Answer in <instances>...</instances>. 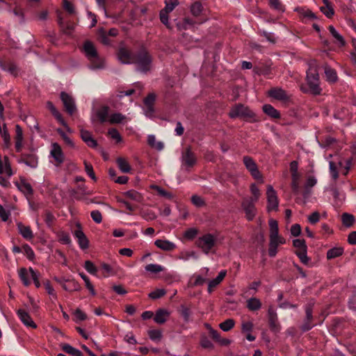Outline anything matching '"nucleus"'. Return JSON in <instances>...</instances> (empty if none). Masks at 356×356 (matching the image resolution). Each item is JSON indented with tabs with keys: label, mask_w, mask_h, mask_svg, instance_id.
<instances>
[{
	"label": "nucleus",
	"mask_w": 356,
	"mask_h": 356,
	"mask_svg": "<svg viewBox=\"0 0 356 356\" xmlns=\"http://www.w3.org/2000/svg\"><path fill=\"white\" fill-rule=\"evenodd\" d=\"M118 58L123 64L135 63L137 70L140 72H147L151 69L152 58L145 51H140L136 55H133L129 49L120 47Z\"/></svg>",
	"instance_id": "f257e3e1"
},
{
	"label": "nucleus",
	"mask_w": 356,
	"mask_h": 356,
	"mask_svg": "<svg viewBox=\"0 0 356 356\" xmlns=\"http://www.w3.org/2000/svg\"><path fill=\"white\" fill-rule=\"evenodd\" d=\"M82 51L89 62V67L92 70H99L104 67V59L98 54L92 42L89 40L84 42Z\"/></svg>",
	"instance_id": "f03ea898"
},
{
	"label": "nucleus",
	"mask_w": 356,
	"mask_h": 356,
	"mask_svg": "<svg viewBox=\"0 0 356 356\" xmlns=\"http://www.w3.org/2000/svg\"><path fill=\"white\" fill-rule=\"evenodd\" d=\"M307 83L308 88L301 86V90L305 93H311L316 95L321 92L319 86V76L316 66L314 64H309V67L307 71Z\"/></svg>",
	"instance_id": "7ed1b4c3"
},
{
	"label": "nucleus",
	"mask_w": 356,
	"mask_h": 356,
	"mask_svg": "<svg viewBox=\"0 0 356 356\" xmlns=\"http://www.w3.org/2000/svg\"><path fill=\"white\" fill-rule=\"evenodd\" d=\"M229 115L232 118H240L245 120H254V113L243 104H236L232 108Z\"/></svg>",
	"instance_id": "20e7f679"
},
{
	"label": "nucleus",
	"mask_w": 356,
	"mask_h": 356,
	"mask_svg": "<svg viewBox=\"0 0 356 356\" xmlns=\"http://www.w3.org/2000/svg\"><path fill=\"white\" fill-rule=\"evenodd\" d=\"M216 237L211 234H206L199 237L196 241V245L205 254H208L216 245Z\"/></svg>",
	"instance_id": "39448f33"
},
{
	"label": "nucleus",
	"mask_w": 356,
	"mask_h": 356,
	"mask_svg": "<svg viewBox=\"0 0 356 356\" xmlns=\"http://www.w3.org/2000/svg\"><path fill=\"white\" fill-rule=\"evenodd\" d=\"M181 167L188 171L197 163V157L191 147H186L181 152Z\"/></svg>",
	"instance_id": "423d86ee"
},
{
	"label": "nucleus",
	"mask_w": 356,
	"mask_h": 356,
	"mask_svg": "<svg viewBox=\"0 0 356 356\" xmlns=\"http://www.w3.org/2000/svg\"><path fill=\"white\" fill-rule=\"evenodd\" d=\"M243 162L252 177L254 179L261 181L262 182V175L258 169V166L256 162L250 156H243Z\"/></svg>",
	"instance_id": "0eeeda50"
},
{
	"label": "nucleus",
	"mask_w": 356,
	"mask_h": 356,
	"mask_svg": "<svg viewBox=\"0 0 356 356\" xmlns=\"http://www.w3.org/2000/svg\"><path fill=\"white\" fill-rule=\"evenodd\" d=\"M60 99L63 103L65 111L70 115H72L76 110L74 98L69 94L62 92L60 93Z\"/></svg>",
	"instance_id": "6e6552de"
},
{
	"label": "nucleus",
	"mask_w": 356,
	"mask_h": 356,
	"mask_svg": "<svg viewBox=\"0 0 356 356\" xmlns=\"http://www.w3.org/2000/svg\"><path fill=\"white\" fill-rule=\"evenodd\" d=\"M270 243L268 248V254L270 257H274L277 254V248L279 245L285 243V239L280 235L269 236Z\"/></svg>",
	"instance_id": "1a4fd4ad"
},
{
	"label": "nucleus",
	"mask_w": 356,
	"mask_h": 356,
	"mask_svg": "<svg viewBox=\"0 0 356 356\" xmlns=\"http://www.w3.org/2000/svg\"><path fill=\"white\" fill-rule=\"evenodd\" d=\"M266 195L268 200V210L272 211L277 209L278 207V200L276 192L272 186H268Z\"/></svg>",
	"instance_id": "9d476101"
},
{
	"label": "nucleus",
	"mask_w": 356,
	"mask_h": 356,
	"mask_svg": "<svg viewBox=\"0 0 356 356\" xmlns=\"http://www.w3.org/2000/svg\"><path fill=\"white\" fill-rule=\"evenodd\" d=\"M254 202L248 198L244 199L242 202V207L248 220H252L255 216L256 209L254 205Z\"/></svg>",
	"instance_id": "9b49d317"
},
{
	"label": "nucleus",
	"mask_w": 356,
	"mask_h": 356,
	"mask_svg": "<svg viewBox=\"0 0 356 356\" xmlns=\"http://www.w3.org/2000/svg\"><path fill=\"white\" fill-rule=\"evenodd\" d=\"M344 161L341 159H338L337 161H329V170L332 178L337 180L339 177V168H343Z\"/></svg>",
	"instance_id": "f8f14e48"
},
{
	"label": "nucleus",
	"mask_w": 356,
	"mask_h": 356,
	"mask_svg": "<svg viewBox=\"0 0 356 356\" xmlns=\"http://www.w3.org/2000/svg\"><path fill=\"white\" fill-rule=\"evenodd\" d=\"M74 236L77 239L81 249L85 250L88 248V240L81 229L79 225H77V229L74 232Z\"/></svg>",
	"instance_id": "ddd939ff"
},
{
	"label": "nucleus",
	"mask_w": 356,
	"mask_h": 356,
	"mask_svg": "<svg viewBox=\"0 0 356 356\" xmlns=\"http://www.w3.org/2000/svg\"><path fill=\"white\" fill-rule=\"evenodd\" d=\"M50 153L51 156L54 158L56 165H59L64 161L63 153L60 145H58L57 143H54L52 145V148Z\"/></svg>",
	"instance_id": "4468645a"
},
{
	"label": "nucleus",
	"mask_w": 356,
	"mask_h": 356,
	"mask_svg": "<svg viewBox=\"0 0 356 356\" xmlns=\"http://www.w3.org/2000/svg\"><path fill=\"white\" fill-rule=\"evenodd\" d=\"M24 145L23 131L19 124L15 126V147L17 152H20Z\"/></svg>",
	"instance_id": "2eb2a0df"
},
{
	"label": "nucleus",
	"mask_w": 356,
	"mask_h": 356,
	"mask_svg": "<svg viewBox=\"0 0 356 356\" xmlns=\"http://www.w3.org/2000/svg\"><path fill=\"white\" fill-rule=\"evenodd\" d=\"M156 96L154 94H149L145 99V114L147 117H152L154 113V102L155 101Z\"/></svg>",
	"instance_id": "dca6fc26"
},
{
	"label": "nucleus",
	"mask_w": 356,
	"mask_h": 356,
	"mask_svg": "<svg viewBox=\"0 0 356 356\" xmlns=\"http://www.w3.org/2000/svg\"><path fill=\"white\" fill-rule=\"evenodd\" d=\"M18 163H24L31 168H35L38 166V158L33 154H24L18 160Z\"/></svg>",
	"instance_id": "f3484780"
},
{
	"label": "nucleus",
	"mask_w": 356,
	"mask_h": 356,
	"mask_svg": "<svg viewBox=\"0 0 356 356\" xmlns=\"http://www.w3.org/2000/svg\"><path fill=\"white\" fill-rule=\"evenodd\" d=\"M17 227L19 233L26 240H31L33 238V233L29 226L24 225L22 222H17Z\"/></svg>",
	"instance_id": "a211bd4d"
},
{
	"label": "nucleus",
	"mask_w": 356,
	"mask_h": 356,
	"mask_svg": "<svg viewBox=\"0 0 356 356\" xmlns=\"http://www.w3.org/2000/svg\"><path fill=\"white\" fill-rule=\"evenodd\" d=\"M17 315L21 321L27 327L35 328L36 327L35 323L33 322L30 315L23 309L17 311Z\"/></svg>",
	"instance_id": "6ab92c4d"
},
{
	"label": "nucleus",
	"mask_w": 356,
	"mask_h": 356,
	"mask_svg": "<svg viewBox=\"0 0 356 356\" xmlns=\"http://www.w3.org/2000/svg\"><path fill=\"white\" fill-rule=\"evenodd\" d=\"M170 312L165 309H159L155 314L154 321L158 324H163L170 316Z\"/></svg>",
	"instance_id": "aec40b11"
},
{
	"label": "nucleus",
	"mask_w": 356,
	"mask_h": 356,
	"mask_svg": "<svg viewBox=\"0 0 356 356\" xmlns=\"http://www.w3.org/2000/svg\"><path fill=\"white\" fill-rule=\"evenodd\" d=\"M268 95L277 100H286L288 96L286 92L280 88H274L268 90Z\"/></svg>",
	"instance_id": "412c9836"
},
{
	"label": "nucleus",
	"mask_w": 356,
	"mask_h": 356,
	"mask_svg": "<svg viewBox=\"0 0 356 356\" xmlns=\"http://www.w3.org/2000/svg\"><path fill=\"white\" fill-rule=\"evenodd\" d=\"M81 137L88 147L95 148L97 146V141L92 137L90 132L88 131L82 129L81 131Z\"/></svg>",
	"instance_id": "4be33fe9"
},
{
	"label": "nucleus",
	"mask_w": 356,
	"mask_h": 356,
	"mask_svg": "<svg viewBox=\"0 0 356 356\" xmlns=\"http://www.w3.org/2000/svg\"><path fill=\"white\" fill-rule=\"evenodd\" d=\"M227 271L223 270H221L218 275L212 280L209 281L208 284V292L211 293L213 291V289L216 287L225 278L226 276Z\"/></svg>",
	"instance_id": "5701e85b"
},
{
	"label": "nucleus",
	"mask_w": 356,
	"mask_h": 356,
	"mask_svg": "<svg viewBox=\"0 0 356 356\" xmlns=\"http://www.w3.org/2000/svg\"><path fill=\"white\" fill-rule=\"evenodd\" d=\"M18 189L22 192L25 195L29 196L33 194V188L31 184L22 179L19 183L16 184Z\"/></svg>",
	"instance_id": "b1692460"
},
{
	"label": "nucleus",
	"mask_w": 356,
	"mask_h": 356,
	"mask_svg": "<svg viewBox=\"0 0 356 356\" xmlns=\"http://www.w3.org/2000/svg\"><path fill=\"white\" fill-rule=\"evenodd\" d=\"M154 244L157 248L165 251L172 250L176 247L175 243L167 240L157 239L155 241Z\"/></svg>",
	"instance_id": "393cba45"
},
{
	"label": "nucleus",
	"mask_w": 356,
	"mask_h": 356,
	"mask_svg": "<svg viewBox=\"0 0 356 356\" xmlns=\"http://www.w3.org/2000/svg\"><path fill=\"white\" fill-rule=\"evenodd\" d=\"M0 67L3 70L8 72L12 75L17 76L18 74V68L13 63L9 62L5 64L0 60Z\"/></svg>",
	"instance_id": "a878e982"
},
{
	"label": "nucleus",
	"mask_w": 356,
	"mask_h": 356,
	"mask_svg": "<svg viewBox=\"0 0 356 356\" xmlns=\"http://www.w3.org/2000/svg\"><path fill=\"white\" fill-rule=\"evenodd\" d=\"M19 277L22 281L23 284L25 286H29L31 284L30 277H31V271L27 270L25 268H22L19 270L18 272Z\"/></svg>",
	"instance_id": "bb28decb"
},
{
	"label": "nucleus",
	"mask_w": 356,
	"mask_h": 356,
	"mask_svg": "<svg viewBox=\"0 0 356 356\" xmlns=\"http://www.w3.org/2000/svg\"><path fill=\"white\" fill-rule=\"evenodd\" d=\"M96 116L101 123L108 121V108L107 106H102L97 111Z\"/></svg>",
	"instance_id": "cd10ccee"
},
{
	"label": "nucleus",
	"mask_w": 356,
	"mask_h": 356,
	"mask_svg": "<svg viewBox=\"0 0 356 356\" xmlns=\"http://www.w3.org/2000/svg\"><path fill=\"white\" fill-rule=\"evenodd\" d=\"M301 178V175H291V189L293 193L295 195H298L300 193V180Z\"/></svg>",
	"instance_id": "c85d7f7f"
},
{
	"label": "nucleus",
	"mask_w": 356,
	"mask_h": 356,
	"mask_svg": "<svg viewBox=\"0 0 356 356\" xmlns=\"http://www.w3.org/2000/svg\"><path fill=\"white\" fill-rule=\"evenodd\" d=\"M126 197L136 202H141L143 201V195L135 190H129L123 194Z\"/></svg>",
	"instance_id": "c756f323"
},
{
	"label": "nucleus",
	"mask_w": 356,
	"mask_h": 356,
	"mask_svg": "<svg viewBox=\"0 0 356 356\" xmlns=\"http://www.w3.org/2000/svg\"><path fill=\"white\" fill-rule=\"evenodd\" d=\"M317 183V180L314 176H309L307 178L305 184V190L303 191V196L307 197L309 194V188L314 187Z\"/></svg>",
	"instance_id": "7c9ffc66"
},
{
	"label": "nucleus",
	"mask_w": 356,
	"mask_h": 356,
	"mask_svg": "<svg viewBox=\"0 0 356 356\" xmlns=\"http://www.w3.org/2000/svg\"><path fill=\"white\" fill-rule=\"evenodd\" d=\"M263 111L269 117L272 118H279L280 115L277 110H276L270 104H265L263 106Z\"/></svg>",
	"instance_id": "2f4dec72"
},
{
	"label": "nucleus",
	"mask_w": 356,
	"mask_h": 356,
	"mask_svg": "<svg viewBox=\"0 0 356 356\" xmlns=\"http://www.w3.org/2000/svg\"><path fill=\"white\" fill-rule=\"evenodd\" d=\"M147 143L150 147L159 151L162 150L164 147V145L162 142H156L154 135H149L147 136Z\"/></svg>",
	"instance_id": "473e14b6"
},
{
	"label": "nucleus",
	"mask_w": 356,
	"mask_h": 356,
	"mask_svg": "<svg viewBox=\"0 0 356 356\" xmlns=\"http://www.w3.org/2000/svg\"><path fill=\"white\" fill-rule=\"evenodd\" d=\"M328 29H329L331 35H332V37L336 40V42H337V44L339 46H341V47L344 46L345 40H344L343 36L337 32V31L334 29V27L332 26H330Z\"/></svg>",
	"instance_id": "72a5a7b5"
},
{
	"label": "nucleus",
	"mask_w": 356,
	"mask_h": 356,
	"mask_svg": "<svg viewBox=\"0 0 356 356\" xmlns=\"http://www.w3.org/2000/svg\"><path fill=\"white\" fill-rule=\"evenodd\" d=\"M343 253V249L341 247H335L330 249L327 252V258L328 259H332L341 256Z\"/></svg>",
	"instance_id": "f704fd0d"
},
{
	"label": "nucleus",
	"mask_w": 356,
	"mask_h": 356,
	"mask_svg": "<svg viewBox=\"0 0 356 356\" xmlns=\"http://www.w3.org/2000/svg\"><path fill=\"white\" fill-rule=\"evenodd\" d=\"M247 307L251 311H257L261 307V302L256 298H251L247 301Z\"/></svg>",
	"instance_id": "c9c22d12"
},
{
	"label": "nucleus",
	"mask_w": 356,
	"mask_h": 356,
	"mask_svg": "<svg viewBox=\"0 0 356 356\" xmlns=\"http://www.w3.org/2000/svg\"><path fill=\"white\" fill-rule=\"evenodd\" d=\"M58 24L60 28L62 29L63 32L66 35H70L72 33L75 26V25L73 23H67L65 24L61 18H59Z\"/></svg>",
	"instance_id": "e433bc0d"
},
{
	"label": "nucleus",
	"mask_w": 356,
	"mask_h": 356,
	"mask_svg": "<svg viewBox=\"0 0 356 356\" xmlns=\"http://www.w3.org/2000/svg\"><path fill=\"white\" fill-rule=\"evenodd\" d=\"M268 316H269V324L270 327L274 331H277V315L275 311L272 308H269L268 309Z\"/></svg>",
	"instance_id": "4c0bfd02"
},
{
	"label": "nucleus",
	"mask_w": 356,
	"mask_h": 356,
	"mask_svg": "<svg viewBox=\"0 0 356 356\" xmlns=\"http://www.w3.org/2000/svg\"><path fill=\"white\" fill-rule=\"evenodd\" d=\"M117 163L120 168V170L124 173L129 172L131 170V167L128 161L123 158H118L117 159Z\"/></svg>",
	"instance_id": "58836bf2"
},
{
	"label": "nucleus",
	"mask_w": 356,
	"mask_h": 356,
	"mask_svg": "<svg viewBox=\"0 0 356 356\" xmlns=\"http://www.w3.org/2000/svg\"><path fill=\"white\" fill-rule=\"evenodd\" d=\"M341 220L344 226L350 227L355 222V217L352 214L343 213L341 216Z\"/></svg>",
	"instance_id": "ea45409f"
},
{
	"label": "nucleus",
	"mask_w": 356,
	"mask_h": 356,
	"mask_svg": "<svg viewBox=\"0 0 356 356\" xmlns=\"http://www.w3.org/2000/svg\"><path fill=\"white\" fill-rule=\"evenodd\" d=\"M325 74L328 81L335 82L337 81V75L336 71L329 66L325 67Z\"/></svg>",
	"instance_id": "a19ab883"
},
{
	"label": "nucleus",
	"mask_w": 356,
	"mask_h": 356,
	"mask_svg": "<svg viewBox=\"0 0 356 356\" xmlns=\"http://www.w3.org/2000/svg\"><path fill=\"white\" fill-rule=\"evenodd\" d=\"M0 135L2 137L6 147H8L10 143V136L7 129L6 124H3L0 128Z\"/></svg>",
	"instance_id": "79ce46f5"
},
{
	"label": "nucleus",
	"mask_w": 356,
	"mask_h": 356,
	"mask_svg": "<svg viewBox=\"0 0 356 356\" xmlns=\"http://www.w3.org/2000/svg\"><path fill=\"white\" fill-rule=\"evenodd\" d=\"M62 348H63V351H65L66 353L72 355V356H82L83 355L82 353L79 350L72 347V346H70L69 344H64Z\"/></svg>",
	"instance_id": "37998d69"
},
{
	"label": "nucleus",
	"mask_w": 356,
	"mask_h": 356,
	"mask_svg": "<svg viewBox=\"0 0 356 356\" xmlns=\"http://www.w3.org/2000/svg\"><path fill=\"white\" fill-rule=\"evenodd\" d=\"M146 271L151 273H159L164 270V268L159 264H150L145 267Z\"/></svg>",
	"instance_id": "c03bdc74"
},
{
	"label": "nucleus",
	"mask_w": 356,
	"mask_h": 356,
	"mask_svg": "<svg viewBox=\"0 0 356 356\" xmlns=\"http://www.w3.org/2000/svg\"><path fill=\"white\" fill-rule=\"evenodd\" d=\"M125 116L119 113H115L109 116L108 122L111 124H118L122 122Z\"/></svg>",
	"instance_id": "a18cd8bd"
},
{
	"label": "nucleus",
	"mask_w": 356,
	"mask_h": 356,
	"mask_svg": "<svg viewBox=\"0 0 356 356\" xmlns=\"http://www.w3.org/2000/svg\"><path fill=\"white\" fill-rule=\"evenodd\" d=\"M235 322L232 318H228L220 324V328L225 332L229 331L234 327Z\"/></svg>",
	"instance_id": "49530a36"
},
{
	"label": "nucleus",
	"mask_w": 356,
	"mask_h": 356,
	"mask_svg": "<svg viewBox=\"0 0 356 356\" xmlns=\"http://www.w3.org/2000/svg\"><path fill=\"white\" fill-rule=\"evenodd\" d=\"M298 13L305 18L314 19L316 17L315 14L309 9L305 8H298L296 9Z\"/></svg>",
	"instance_id": "de8ad7c7"
},
{
	"label": "nucleus",
	"mask_w": 356,
	"mask_h": 356,
	"mask_svg": "<svg viewBox=\"0 0 356 356\" xmlns=\"http://www.w3.org/2000/svg\"><path fill=\"white\" fill-rule=\"evenodd\" d=\"M268 223L270 227L269 236L279 235L277 222L275 220L270 219Z\"/></svg>",
	"instance_id": "09e8293b"
},
{
	"label": "nucleus",
	"mask_w": 356,
	"mask_h": 356,
	"mask_svg": "<svg viewBox=\"0 0 356 356\" xmlns=\"http://www.w3.org/2000/svg\"><path fill=\"white\" fill-rule=\"evenodd\" d=\"M191 13L194 16H198L202 11V5L200 2L196 1L192 4L191 8Z\"/></svg>",
	"instance_id": "8fccbe9b"
},
{
	"label": "nucleus",
	"mask_w": 356,
	"mask_h": 356,
	"mask_svg": "<svg viewBox=\"0 0 356 356\" xmlns=\"http://www.w3.org/2000/svg\"><path fill=\"white\" fill-rule=\"evenodd\" d=\"M296 255L298 257L301 262L304 264H307L309 258L307 256V249L305 250H297L296 251Z\"/></svg>",
	"instance_id": "3c124183"
},
{
	"label": "nucleus",
	"mask_w": 356,
	"mask_h": 356,
	"mask_svg": "<svg viewBox=\"0 0 356 356\" xmlns=\"http://www.w3.org/2000/svg\"><path fill=\"white\" fill-rule=\"evenodd\" d=\"M170 11H168L165 9H162L160 12V19L161 22L165 24L168 28H170V23L168 22V14L170 13Z\"/></svg>",
	"instance_id": "603ef678"
},
{
	"label": "nucleus",
	"mask_w": 356,
	"mask_h": 356,
	"mask_svg": "<svg viewBox=\"0 0 356 356\" xmlns=\"http://www.w3.org/2000/svg\"><path fill=\"white\" fill-rule=\"evenodd\" d=\"M73 314L74 316V320L76 323H79V322L84 321L87 318L86 314L79 309H76L74 312Z\"/></svg>",
	"instance_id": "864d4df0"
},
{
	"label": "nucleus",
	"mask_w": 356,
	"mask_h": 356,
	"mask_svg": "<svg viewBox=\"0 0 356 356\" xmlns=\"http://www.w3.org/2000/svg\"><path fill=\"white\" fill-rule=\"evenodd\" d=\"M44 221L48 227H51L56 220L55 216L49 211H45L44 212Z\"/></svg>",
	"instance_id": "5fc2aeb1"
},
{
	"label": "nucleus",
	"mask_w": 356,
	"mask_h": 356,
	"mask_svg": "<svg viewBox=\"0 0 356 356\" xmlns=\"http://www.w3.org/2000/svg\"><path fill=\"white\" fill-rule=\"evenodd\" d=\"M198 230L196 228H189L184 233V237L188 240H193L197 234Z\"/></svg>",
	"instance_id": "6e6d98bb"
},
{
	"label": "nucleus",
	"mask_w": 356,
	"mask_h": 356,
	"mask_svg": "<svg viewBox=\"0 0 356 356\" xmlns=\"http://www.w3.org/2000/svg\"><path fill=\"white\" fill-rule=\"evenodd\" d=\"M250 191H251L253 197L251 198H248V199L252 201L257 202L260 196L259 189L254 184H252L250 186Z\"/></svg>",
	"instance_id": "4d7b16f0"
},
{
	"label": "nucleus",
	"mask_w": 356,
	"mask_h": 356,
	"mask_svg": "<svg viewBox=\"0 0 356 356\" xmlns=\"http://www.w3.org/2000/svg\"><path fill=\"white\" fill-rule=\"evenodd\" d=\"M84 268L89 273L94 275L97 274V268L92 261H86L84 264Z\"/></svg>",
	"instance_id": "13d9d810"
},
{
	"label": "nucleus",
	"mask_w": 356,
	"mask_h": 356,
	"mask_svg": "<svg viewBox=\"0 0 356 356\" xmlns=\"http://www.w3.org/2000/svg\"><path fill=\"white\" fill-rule=\"evenodd\" d=\"M140 215L143 219L147 221L153 220L156 218V215L151 210L143 211Z\"/></svg>",
	"instance_id": "bf43d9fd"
},
{
	"label": "nucleus",
	"mask_w": 356,
	"mask_h": 356,
	"mask_svg": "<svg viewBox=\"0 0 356 356\" xmlns=\"http://www.w3.org/2000/svg\"><path fill=\"white\" fill-rule=\"evenodd\" d=\"M148 335L151 340L157 341L161 338V332L159 330H151L148 332Z\"/></svg>",
	"instance_id": "052dcab7"
},
{
	"label": "nucleus",
	"mask_w": 356,
	"mask_h": 356,
	"mask_svg": "<svg viewBox=\"0 0 356 356\" xmlns=\"http://www.w3.org/2000/svg\"><path fill=\"white\" fill-rule=\"evenodd\" d=\"M152 188L154 189L161 196L165 197L168 199H170L172 197V195L170 193L167 192L166 191H165L163 188H161L159 186L154 185L152 186Z\"/></svg>",
	"instance_id": "680f3d73"
},
{
	"label": "nucleus",
	"mask_w": 356,
	"mask_h": 356,
	"mask_svg": "<svg viewBox=\"0 0 356 356\" xmlns=\"http://www.w3.org/2000/svg\"><path fill=\"white\" fill-rule=\"evenodd\" d=\"M166 291L163 289H156L149 294V297L152 299H158L163 296Z\"/></svg>",
	"instance_id": "e2e57ef3"
},
{
	"label": "nucleus",
	"mask_w": 356,
	"mask_h": 356,
	"mask_svg": "<svg viewBox=\"0 0 356 356\" xmlns=\"http://www.w3.org/2000/svg\"><path fill=\"white\" fill-rule=\"evenodd\" d=\"M165 8L164 9L168 11L172 12L175 8L179 4L178 0H165Z\"/></svg>",
	"instance_id": "0e129e2a"
},
{
	"label": "nucleus",
	"mask_w": 356,
	"mask_h": 356,
	"mask_svg": "<svg viewBox=\"0 0 356 356\" xmlns=\"http://www.w3.org/2000/svg\"><path fill=\"white\" fill-rule=\"evenodd\" d=\"M58 240L63 244H70L71 243L70 235L64 232H60L58 234Z\"/></svg>",
	"instance_id": "69168bd1"
},
{
	"label": "nucleus",
	"mask_w": 356,
	"mask_h": 356,
	"mask_svg": "<svg viewBox=\"0 0 356 356\" xmlns=\"http://www.w3.org/2000/svg\"><path fill=\"white\" fill-rule=\"evenodd\" d=\"M22 249L27 258L30 260H33L35 257V254L32 248L29 245L26 244L23 245Z\"/></svg>",
	"instance_id": "338daca9"
},
{
	"label": "nucleus",
	"mask_w": 356,
	"mask_h": 356,
	"mask_svg": "<svg viewBox=\"0 0 356 356\" xmlns=\"http://www.w3.org/2000/svg\"><path fill=\"white\" fill-rule=\"evenodd\" d=\"M351 44L353 47L350 53V58L353 64L356 66V39L353 38L351 40Z\"/></svg>",
	"instance_id": "774afa93"
}]
</instances>
